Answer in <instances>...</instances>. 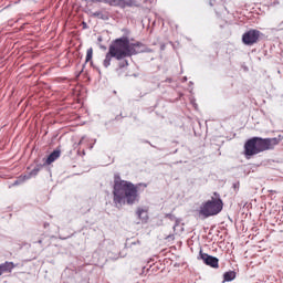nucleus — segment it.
<instances>
[{"label":"nucleus","instance_id":"obj_1","mask_svg":"<svg viewBox=\"0 0 283 283\" xmlns=\"http://www.w3.org/2000/svg\"><path fill=\"white\" fill-rule=\"evenodd\" d=\"M142 52H145V46L143 43H132L127 38L117 39L113 44L109 45L103 65L104 67H109V65H112V59L123 61V59H127V56H134L135 54H140Z\"/></svg>","mask_w":283,"mask_h":283},{"label":"nucleus","instance_id":"obj_2","mask_svg":"<svg viewBox=\"0 0 283 283\" xmlns=\"http://www.w3.org/2000/svg\"><path fill=\"white\" fill-rule=\"evenodd\" d=\"M113 200L119 207L123 205H134L138 202V188L130 181L122 180L120 176L116 175L114 179Z\"/></svg>","mask_w":283,"mask_h":283},{"label":"nucleus","instance_id":"obj_3","mask_svg":"<svg viewBox=\"0 0 283 283\" xmlns=\"http://www.w3.org/2000/svg\"><path fill=\"white\" fill-rule=\"evenodd\" d=\"M279 144L280 139L277 138L253 137L244 145L245 156H255L262 154V151H269V149H274L275 145Z\"/></svg>","mask_w":283,"mask_h":283},{"label":"nucleus","instance_id":"obj_4","mask_svg":"<svg viewBox=\"0 0 283 283\" xmlns=\"http://www.w3.org/2000/svg\"><path fill=\"white\" fill-rule=\"evenodd\" d=\"M222 199L220 197H212L211 200L203 202L200 206L199 213L203 218H211V216H218L222 211Z\"/></svg>","mask_w":283,"mask_h":283},{"label":"nucleus","instance_id":"obj_5","mask_svg":"<svg viewBox=\"0 0 283 283\" xmlns=\"http://www.w3.org/2000/svg\"><path fill=\"white\" fill-rule=\"evenodd\" d=\"M259 39L260 31L258 30H250L242 35V42L244 45H253L254 43H258Z\"/></svg>","mask_w":283,"mask_h":283},{"label":"nucleus","instance_id":"obj_6","mask_svg":"<svg viewBox=\"0 0 283 283\" xmlns=\"http://www.w3.org/2000/svg\"><path fill=\"white\" fill-rule=\"evenodd\" d=\"M108 6H112L113 8H134V6H138L134 0H109L106 1Z\"/></svg>","mask_w":283,"mask_h":283},{"label":"nucleus","instance_id":"obj_7","mask_svg":"<svg viewBox=\"0 0 283 283\" xmlns=\"http://www.w3.org/2000/svg\"><path fill=\"white\" fill-rule=\"evenodd\" d=\"M199 259L207 264V266H212V269H218V258L211 256L207 253H203L202 250L199 252Z\"/></svg>","mask_w":283,"mask_h":283},{"label":"nucleus","instance_id":"obj_8","mask_svg":"<svg viewBox=\"0 0 283 283\" xmlns=\"http://www.w3.org/2000/svg\"><path fill=\"white\" fill-rule=\"evenodd\" d=\"M12 269H14V263L12 262H6L0 265V275H3V273H11Z\"/></svg>","mask_w":283,"mask_h":283},{"label":"nucleus","instance_id":"obj_9","mask_svg":"<svg viewBox=\"0 0 283 283\" xmlns=\"http://www.w3.org/2000/svg\"><path fill=\"white\" fill-rule=\"evenodd\" d=\"M59 158H61V150H54L49 155L45 163L46 165H52V163H54L55 160H59Z\"/></svg>","mask_w":283,"mask_h":283},{"label":"nucleus","instance_id":"obj_10","mask_svg":"<svg viewBox=\"0 0 283 283\" xmlns=\"http://www.w3.org/2000/svg\"><path fill=\"white\" fill-rule=\"evenodd\" d=\"M224 281L226 282H232V280H235V272L230 271V272H226L223 274Z\"/></svg>","mask_w":283,"mask_h":283},{"label":"nucleus","instance_id":"obj_11","mask_svg":"<svg viewBox=\"0 0 283 283\" xmlns=\"http://www.w3.org/2000/svg\"><path fill=\"white\" fill-rule=\"evenodd\" d=\"M137 216L139 218V220H147V211H145L144 209H138L137 210Z\"/></svg>","mask_w":283,"mask_h":283},{"label":"nucleus","instance_id":"obj_12","mask_svg":"<svg viewBox=\"0 0 283 283\" xmlns=\"http://www.w3.org/2000/svg\"><path fill=\"white\" fill-rule=\"evenodd\" d=\"M94 55V50L92 48H90L87 51H86V63L92 61V56Z\"/></svg>","mask_w":283,"mask_h":283},{"label":"nucleus","instance_id":"obj_13","mask_svg":"<svg viewBox=\"0 0 283 283\" xmlns=\"http://www.w3.org/2000/svg\"><path fill=\"white\" fill-rule=\"evenodd\" d=\"M39 174V168H34L29 176H24V180H30L32 176H36Z\"/></svg>","mask_w":283,"mask_h":283},{"label":"nucleus","instance_id":"obj_14","mask_svg":"<svg viewBox=\"0 0 283 283\" xmlns=\"http://www.w3.org/2000/svg\"><path fill=\"white\" fill-rule=\"evenodd\" d=\"M93 17H97L98 19H107V15L103 14V12L101 11H96L95 13H93Z\"/></svg>","mask_w":283,"mask_h":283},{"label":"nucleus","instance_id":"obj_15","mask_svg":"<svg viewBox=\"0 0 283 283\" xmlns=\"http://www.w3.org/2000/svg\"><path fill=\"white\" fill-rule=\"evenodd\" d=\"M134 244H140V241L137 240L136 242H133V243H132V247H134Z\"/></svg>","mask_w":283,"mask_h":283},{"label":"nucleus","instance_id":"obj_16","mask_svg":"<svg viewBox=\"0 0 283 283\" xmlns=\"http://www.w3.org/2000/svg\"><path fill=\"white\" fill-rule=\"evenodd\" d=\"M177 227H178V222L174 226V230L175 231H176Z\"/></svg>","mask_w":283,"mask_h":283},{"label":"nucleus","instance_id":"obj_17","mask_svg":"<svg viewBox=\"0 0 283 283\" xmlns=\"http://www.w3.org/2000/svg\"><path fill=\"white\" fill-rule=\"evenodd\" d=\"M97 1H104V3H107V1H109V0H97Z\"/></svg>","mask_w":283,"mask_h":283},{"label":"nucleus","instance_id":"obj_18","mask_svg":"<svg viewBox=\"0 0 283 283\" xmlns=\"http://www.w3.org/2000/svg\"><path fill=\"white\" fill-rule=\"evenodd\" d=\"M14 185H19V180H17V181L14 182Z\"/></svg>","mask_w":283,"mask_h":283},{"label":"nucleus","instance_id":"obj_19","mask_svg":"<svg viewBox=\"0 0 283 283\" xmlns=\"http://www.w3.org/2000/svg\"><path fill=\"white\" fill-rule=\"evenodd\" d=\"M83 143V138L80 140V145Z\"/></svg>","mask_w":283,"mask_h":283},{"label":"nucleus","instance_id":"obj_20","mask_svg":"<svg viewBox=\"0 0 283 283\" xmlns=\"http://www.w3.org/2000/svg\"><path fill=\"white\" fill-rule=\"evenodd\" d=\"M144 3H147V0H144Z\"/></svg>","mask_w":283,"mask_h":283},{"label":"nucleus","instance_id":"obj_21","mask_svg":"<svg viewBox=\"0 0 283 283\" xmlns=\"http://www.w3.org/2000/svg\"><path fill=\"white\" fill-rule=\"evenodd\" d=\"M126 65H128L127 61H125Z\"/></svg>","mask_w":283,"mask_h":283}]
</instances>
